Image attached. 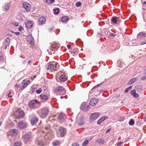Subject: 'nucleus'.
Here are the masks:
<instances>
[{
    "mask_svg": "<svg viewBox=\"0 0 146 146\" xmlns=\"http://www.w3.org/2000/svg\"><path fill=\"white\" fill-rule=\"evenodd\" d=\"M51 46L49 48V49L47 50V51L48 52L49 54H54V51L56 50L58 48H59L60 45L54 42L51 44Z\"/></svg>",
    "mask_w": 146,
    "mask_h": 146,
    "instance_id": "nucleus-1",
    "label": "nucleus"
},
{
    "mask_svg": "<svg viewBox=\"0 0 146 146\" xmlns=\"http://www.w3.org/2000/svg\"><path fill=\"white\" fill-rule=\"evenodd\" d=\"M49 112V110L47 108H44L38 110V113L41 117L44 118L46 117Z\"/></svg>",
    "mask_w": 146,
    "mask_h": 146,
    "instance_id": "nucleus-2",
    "label": "nucleus"
},
{
    "mask_svg": "<svg viewBox=\"0 0 146 146\" xmlns=\"http://www.w3.org/2000/svg\"><path fill=\"white\" fill-rule=\"evenodd\" d=\"M58 68L57 63L54 62H52L48 66V68L52 71L56 70Z\"/></svg>",
    "mask_w": 146,
    "mask_h": 146,
    "instance_id": "nucleus-3",
    "label": "nucleus"
},
{
    "mask_svg": "<svg viewBox=\"0 0 146 146\" xmlns=\"http://www.w3.org/2000/svg\"><path fill=\"white\" fill-rule=\"evenodd\" d=\"M16 118L18 119H20L22 118L24 116V113L23 111L18 110L16 112Z\"/></svg>",
    "mask_w": 146,
    "mask_h": 146,
    "instance_id": "nucleus-4",
    "label": "nucleus"
},
{
    "mask_svg": "<svg viewBox=\"0 0 146 146\" xmlns=\"http://www.w3.org/2000/svg\"><path fill=\"white\" fill-rule=\"evenodd\" d=\"M80 108L84 111H87L89 109V106L86 102H83L80 106Z\"/></svg>",
    "mask_w": 146,
    "mask_h": 146,
    "instance_id": "nucleus-5",
    "label": "nucleus"
},
{
    "mask_svg": "<svg viewBox=\"0 0 146 146\" xmlns=\"http://www.w3.org/2000/svg\"><path fill=\"white\" fill-rule=\"evenodd\" d=\"M27 41L32 45H33L34 43V40L31 34L28 35L27 38Z\"/></svg>",
    "mask_w": 146,
    "mask_h": 146,
    "instance_id": "nucleus-6",
    "label": "nucleus"
},
{
    "mask_svg": "<svg viewBox=\"0 0 146 146\" xmlns=\"http://www.w3.org/2000/svg\"><path fill=\"white\" fill-rule=\"evenodd\" d=\"M23 7L27 11H29L31 9L30 5L26 2H24L23 4Z\"/></svg>",
    "mask_w": 146,
    "mask_h": 146,
    "instance_id": "nucleus-7",
    "label": "nucleus"
},
{
    "mask_svg": "<svg viewBox=\"0 0 146 146\" xmlns=\"http://www.w3.org/2000/svg\"><path fill=\"white\" fill-rule=\"evenodd\" d=\"M38 104L37 100H33L31 101L29 104V106L31 108H34L36 105Z\"/></svg>",
    "mask_w": 146,
    "mask_h": 146,
    "instance_id": "nucleus-8",
    "label": "nucleus"
},
{
    "mask_svg": "<svg viewBox=\"0 0 146 146\" xmlns=\"http://www.w3.org/2000/svg\"><path fill=\"white\" fill-rule=\"evenodd\" d=\"M27 123L25 121H21L18 123L19 127L21 129L25 128L27 125Z\"/></svg>",
    "mask_w": 146,
    "mask_h": 146,
    "instance_id": "nucleus-9",
    "label": "nucleus"
},
{
    "mask_svg": "<svg viewBox=\"0 0 146 146\" xmlns=\"http://www.w3.org/2000/svg\"><path fill=\"white\" fill-rule=\"evenodd\" d=\"M68 77L65 74H62L60 76V80L62 82H65L67 80Z\"/></svg>",
    "mask_w": 146,
    "mask_h": 146,
    "instance_id": "nucleus-10",
    "label": "nucleus"
},
{
    "mask_svg": "<svg viewBox=\"0 0 146 146\" xmlns=\"http://www.w3.org/2000/svg\"><path fill=\"white\" fill-rule=\"evenodd\" d=\"M23 138L24 141L26 142H27L31 140V135L29 134H26L24 136Z\"/></svg>",
    "mask_w": 146,
    "mask_h": 146,
    "instance_id": "nucleus-11",
    "label": "nucleus"
},
{
    "mask_svg": "<svg viewBox=\"0 0 146 146\" xmlns=\"http://www.w3.org/2000/svg\"><path fill=\"white\" fill-rule=\"evenodd\" d=\"M99 115V113H94L91 115L90 118L94 120H95L98 118Z\"/></svg>",
    "mask_w": 146,
    "mask_h": 146,
    "instance_id": "nucleus-12",
    "label": "nucleus"
},
{
    "mask_svg": "<svg viewBox=\"0 0 146 146\" xmlns=\"http://www.w3.org/2000/svg\"><path fill=\"white\" fill-rule=\"evenodd\" d=\"M46 21V19L43 17H41L39 18L38 21V23L39 25H42Z\"/></svg>",
    "mask_w": 146,
    "mask_h": 146,
    "instance_id": "nucleus-13",
    "label": "nucleus"
},
{
    "mask_svg": "<svg viewBox=\"0 0 146 146\" xmlns=\"http://www.w3.org/2000/svg\"><path fill=\"white\" fill-rule=\"evenodd\" d=\"M98 100L96 98H93L92 99L90 102V104L92 106H95L97 104Z\"/></svg>",
    "mask_w": 146,
    "mask_h": 146,
    "instance_id": "nucleus-14",
    "label": "nucleus"
},
{
    "mask_svg": "<svg viewBox=\"0 0 146 146\" xmlns=\"http://www.w3.org/2000/svg\"><path fill=\"white\" fill-rule=\"evenodd\" d=\"M131 94L133 97L135 98L138 97L139 96V94L136 93L135 90H131Z\"/></svg>",
    "mask_w": 146,
    "mask_h": 146,
    "instance_id": "nucleus-15",
    "label": "nucleus"
},
{
    "mask_svg": "<svg viewBox=\"0 0 146 146\" xmlns=\"http://www.w3.org/2000/svg\"><path fill=\"white\" fill-rule=\"evenodd\" d=\"M66 130L64 128H60L59 129V131L62 137L64 136L66 133Z\"/></svg>",
    "mask_w": 146,
    "mask_h": 146,
    "instance_id": "nucleus-16",
    "label": "nucleus"
},
{
    "mask_svg": "<svg viewBox=\"0 0 146 146\" xmlns=\"http://www.w3.org/2000/svg\"><path fill=\"white\" fill-rule=\"evenodd\" d=\"M64 88L63 87L61 86H58L54 90L55 92H62L64 91Z\"/></svg>",
    "mask_w": 146,
    "mask_h": 146,
    "instance_id": "nucleus-17",
    "label": "nucleus"
},
{
    "mask_svg": "<svg viewBox=\"0 0 146 146\" xmlns=\"http://www.w3.org/2000/svg\"><path fill=\"white\" fill-rule=\"evenodd\" d=\"M38 121V119L37 117H35L32 118L31 120V123L32 125L36 123Z\"/></svg>",
    "mask_w": 146,
    "mask_h": 146,
    "instance_id": "nucleus-18",
    "label": "nucleus"
},
{
    "mask_svg": "<svg viewBox=\"0 0 146 146\" xmlns=\"http://www.w3.org/2000/svg\"><path fill=\"white\" fill-rule=\"evenodd\" d=\"M138 38H141L146 36V33L145 32H142L139 33L137 35Z\"/></svg>",
    "mask_w": 146,
    "mask_h": 146,
    "instance_id": "nucleus-19",
    "label": "nucleus"
},
{
    "mask_svg": "<svg viewBox=\"0 0 146 146\" xmlns=\"http://www.w3.org/2000/svg\"><path fill=\"white\" fill-rule=\"evenodd\" d=\"M33 25V23L31 21H27L26 23V26L28 29L31 28Z\"/></svg>",
    "mask_w": 146,
    "mask_h": 146,
    "instance_id": "nucleus-20",
    "label": "nucleus"
},
{
    "mask_svg": "<svg viewBox=\"0 0 146 146\" xmlns=\"http://www.w3.org/2000/svg\"><path fill=\"white\" fill-rule=\"evenodd\" d=\"M40 98L42 100H46L48 98V96L43 93H42L40 95Z\"/></svg>",
    "mask_w": 146,
    "mask_h": 146,
    "instance_id": "nucleus-21",
    "label": "nucleus"
},
{
    "mask_svg": "<svg viewBox=\"0 0 146 146\" xmlns=\"http://www.w3.org/2000/svg\"><path fill=\"white\" fill-rule=\"evenodd\" d=\"M18 132V130L17 129H13L10 130V133L12 135H17Z\"/></svg>",
    "mask_w": 146,
    "mask_h": 146,
    "instance_id": "nucleus-22",
    "label": "nucleus"
},
{
    "mask_svg": "<svg viewBox=\"0 0 146 146\" xmlns=\"http://www.w3.org/2000/svg\"><path fill=\"white\" fill-rule=\"evenodd\" d=\"M69 20V18L67 16L62 17L61 19V21L63 23L67 22Z\"/></svg>",
    "mask_w": 146,
    "mask_h": 146,
    "instance_id": "nucleus-23",
    "label": "nucleus"
},
{
    "mask_svg": "<svg viewBox=\"0 0 146 146\" xmlns=\"http://www.w3.org/2000/svg\"><path fill=\"white\" fill-rule=\"evenodd\" d=\"M113 22L114 23H116L117 21H119V18L117 17H113L112 18Z\"/></svg>",
    "mask_w": 146,
    "mask_h": 146,
    "instance_id": "nucleus-24",
    "label": "nucleus"
},
{
    "mask_svg": "<svg viewBox=\"0 0 146 146\" xmlns=\"http://www.w3.org/2000/svg\"><path fill=\"white\" fill-rule=\"evenodd\" d=\"M10 39L9 38V37L6 38L5 41V46H8L10 43Z\"/></svg>",
    "mask_w": 146,
    "mask_h": 146,
    "instance_id": "nucleus-25",
    "label": "nucleus"
},
{
    "mask_svg": "<svg viewBox=\"0 0 146 146\" xmlns=\"http://www.w3.org/2000/svg\"><path fill=\"white\" fill-rule=\"evenodd\" d=\"M96 142L101 144H104L105 143V141L102 139H99L96 140Z\"/></svg>",
    "mask_w": 146,
    "mask_h": 146,
    "instance_id": "nucleus-26",
    "label": "nucleus"
},
{
    "mask_svg": "<svg viewBox=\"0 0 146 146\" xmlns=\"http://www.w3.org/2000/svg\"><path fill=\"white\" fill-rule=\"evenodd\" d=\"M10 7V4L7 3L5 4V6L4 7V9L5 10H8L9 9Z\"/></svg>",
    "mask_w": 146,
    "mask_h": 146,
    "instance_id": "nucleus-27",
    "label": "nucleus"
},
{
    "mask_svg": "<svg viewBox=\"0 0 146 146\" xmlns=\"http://www.w3.org/2000/svg\"><path fill=\"white\" fill-rule=\"evenodd\" d=\"M106 119V118L105 117H102L98 121V124H100L103 121H104Z\"/></svg>",
    "mask_w": 146,
    "mask_h": 146,
    "instance_id": "nucleus-28",
    "label": "nucleus"
},
{
    "mask_svg": "<svg viewBox=\"0 0 146 146\" xmlns=\"http://www.w3.org/2000/svg\"><path fill=\"white\" fill-rule=\"evenodd\" d=\"M60 143V142L58 140H55L53 142V145L54 146H56Z\"/></svg>",
    "mask_w": 146,
    "mask_h": 146,
    "instance_id": "nucleus-29",
    "label": "nucleus"
},
{
    "mask_svg": "<svg viewBox=\"0 0 146 146\" xmlns=\"http://www.w3.org/2000/svg\"><path fill=\"white\" fill-rule=\"evenodd\" d=\"M36 143L37 145L40 146H42L44 145L43 143L40 141H39L37 139L36 140Z\"/></svg>",
    "mask_w": 146,
    "mask_h": 146,
    "instance_id": "nucleus-30",
    "label": "nucleus"
},
{
    "mask_svg": "<svg viewBox=\"0 0 146 146\" xmlns=\"http://www.w3.org/2000/svg\"><path fill=\"white\" fill-rule=\"evenodd\" d=\"M48 128L47 127H45L44 128V130H43L42 132L43 134L44 133L46 135H47V133L48 132L47 131L48 130Z\"/></svg>",
    "mask_w": 146,
    "mask_h": 146,
    "instance_id": "nucleus-31",
    "label": "nucleus"
},
{
    "mask_svg": "<svg viewBox=\"0 0 146 146\" xmlns=\"http://www.w3.org/2000/svg\"><path fill=\"white\" fill-rule=\"evenodd\" d=\"M84 123V121L83 119L82 118H81L80 119L79 121L78 122V124L79 125H81L83 124Z\"/></svg>",
    "mask_w": 146,
    "mask_h": 146,
    "instance_id": "nucleus-32",
    "label": "nucleus"
},
{
    "mask_svg": "<svg viewBox=\"0 0 146 146\" xmlns=\"http://www.w3.org/2000/svg\"><path fill=\"white\" fill-rule=\"evenodd\" d=\"M137 79L136 78H133L131 79L130 81L128 82V84L129 85L131 84L135 80H137Z\"/></svg>",
    "mask_w": 146,
    "mask_h": 146,
    "instance_id": "nucleus-33",
    "label": "nucleus"
},
{
    "mask_svg": "<svg viewBox=\"0 0 146 146\" xmlns=\"http://www.w3.org/2000/svg\"><path fill=\"white\" fill-rule=\"evenodd\" d=\"M64 115H65L64 114L62 113H60L58 116V119H62L64 117Z\"/></svg>",
    "mask_w": 146,
    "mask_h": 146,
    "instance_id": "nucleus-34",
    "label": "nucleus"
},
{
    "mask_svg": "<svg viewBox=\"0 0 146 146\" xmlns=\"http://www.w3.org/2000/svg\"><path fill=\"white\" fill-rule=\"evenodd\" d=\"M54 13L55 14H58L59 12V10L58 8L54 9L53 10Z\"/></svg>",
    "mask_w": 146,
    "mask_h": 146,
    "instance_id": "nucleus-35",
    "label": "nucleus"
},
{
    "mask_svg": "<svg viewBox=\"0 0 146 146\" xmlns=\"http://www.w3.org/2000/svg\"><path fill=\"white\" fill-rule=\"evenodd\" d=\"M21 145V143L20 141H17L14 143V146H20Z\"/></svg>",
    "mask_w": 146,
    "mask_h": 146,
    "instance_id": "nucleus-36",
    "label": "nucleus"
},
{
    "mask_svg": "<svg viewBox=\"0 0 146 146\" xmlns=\"http://www.w3.org/2000/svg\"><path fill=\"white\" fill-rule=\"evenodd\" d=\"M89 143V141L88 140H85L83 143L82 145L83 146H86Z\"/></svg>",
    "mask_w": 146,
    "mask_h": 146,
    "instance_id": "nucleus-37",
    "label": "nucleus"
},
{
    "mask_svg": "<svg viewBox=\"0 0 146 146\" xmlns=\"http://www.w3.org/2000/svg\"><path fill=\"white\" fill-rule=\"evenodd\" d=\"M135 123L134 120L133 119H131L129 122V124L130 125H134Z\"/></svg>",
    "mask_w": 146,
    "mask_h": 146,
    "instance_id": "nucleus-38",
    "label": "nucleus"
},
{
    "mask_svg": "<svg viewBox=\"0 0 146 146\" xmlns=\"http://www.w3.org/2000/svg\"><path fill=\"white\" fill-rule=\"evenodd\" d=\"M42 92V89L41 88H39L37 89L36 91V92L37 94H39Z\"/></svg>",
    "mask_w": 146,
    "mask_h": 146,
    "instance_id": "nucleus-39",
    "label": "nucleus"
},
{
    "mask_svg": "<svg viewBox=\"0 0 146 146\" xmlns=\"http://www.w3.org/2000/svg\"><path fill=\"white\" fill-rule=\"evenodd\" d=\"M81 5V3L80 1L77 2L75 4V5L77 7L80 6Z\"/></svg>",
    "mask_w": 146,
    "mask_h": 146,
    "instance_id": "nucleus-40",
    "label": "nucleus"
},
{
    "mask_svg": "<svg viewBox=\"0 0 146 146\" xmlns=\"http://www.w3.org/2000/svg\"><path fill=\"white\" fill-rule=\"evenodd\" d=\"M19 17L20 18H18V19H19L20 20V21H22L25 18V17L23 16V15H21L19 16Z\"/></svg>",
    "mask_w": 146,
    "mask_h": 146,
    "instance_id": "nucleus-41",
    "label": "nucleus"
},
{
    "mask_svg": "<svg viewBox=\"0 0 146 146\" xmlns=\"http://www.w3.org/2000/svg\"><path fill=\"white\" fill-rule=\"evenodd\" d=\"M102 83H101V84H98L96 85V86H94L92 89V90H93L94 89H96V88L97 87H99V86H100L101 85H102Z\"/></svg>",
    "mask_w": 146,
    "mask_h": 146,
    "instance_id": "nucleus-42",
    "label": "nucleus"
},
{
    "mask_svg": "<svg viewBox=\"0 0 146 146\" xmlns=\"http://www.w3.org/2000/svg\"><path fill=\"white\" fill-rule=\"evenodd\" d=\"M27 86V84H26L25 83H24L23 85L21 87V89H23Z\"/></svg>",
    "mask_w": 146,
    "mask_h": 146,
    "instance_id": "nucleus-43",
    "label": "nucleus"
},
{
    "mask_svg": "<svg viewBox=\"0 0 146 146\" xmlns=\"http://www.w3.org/2000/svg\"><path fill=\"white\" fill-rule=\"evenodd\" d=\"M3 60V57L2 55L1 52H0V60Z\"/></svg>",
    "mask_w": 146,
    "mask_h": 146,
    "instance_id": "nucleus-44",
    "label": "nucleus"
},
{
    "mask_svg": "<svg viewBox=\"0 0 146 146\" xmlns=\"http://www.w3.org/2000/svg\"><path fill=\"white\" fill-rule=\"evenodd\" d=\"M123 143V142L120 141L117 143V146H121V145Z\"/></svg>",
    "mask_w": 146,
    "mask_h": 146,
    "instance_id": "nucleus-45",
    "label": "nucleus"
},
{
    "mask_svg": "<svg viewBox=\"0 0 146 146\" xmlns=\"http://www.w3.org/2000/svg\"><path fill=\"white\" fill-rule=\"evenodd\" d=\"M146 79V75H144L141 77V80H144Z\"/></svg>",
    "mask_w": 146,
    "mask_h": 146,
    "instance_id": "nucleus-46",
    "label": "nucleus"
},
{
    "mask_svg": "<svg viewBox=\"0 0 146 146\" xmlns=\"http://www.w3.org/2000/svg\"><path fill=\"white\" fill-rule=\"evenodd\" d=\"M72 146H79L78 144L76 143H73Z\"/></svg>",
    "mask_w": 146,
    "mask_h": 146,
    "instance_id": "nucleus-47",
    "label": "nucleus"
},
{
    "mask_svg": "<svg viewBox=\"0 0 146 146\" xmlns=\"http://www.w3.org/2000/svg\"><path fill=\"white\" fill-rule=\"evenodd\" d=\"M32 62L31 60H29L28 61V65H31L32 64Z\"/></svg>",
    "mask_w": 146,
    "mask_h": 146,
    "instance_id": "nucleus-48",
    "label": "nucleus"
},
{
    "mask_svg": "<svg viewBox=\"0 0 146 146\" xmlns=\"http://www.w3.org/2000/svg\"><path fill=\"white\" fill-rule=\"evenodd\" d=\"M120 62H121V61H119L118 62V64H120V67H123V66H122V65L123 64V62H122V63H120Z\"/></svg>",
    "mask_w": 146,
    "mask_h": 146,
    "instance_id": "nucleus-49",
    "label": "nucleus"
},
{
    "mask_svg": "<svg viewBox=\"0 0 146 146\" xmlns=\"http://www.w3.org/2000/svg\"><path fill=\"white\" fill-rule=\"evenodd\" d=\"M23 29V27L21 26L19 27V31H21L22 29Z\"/></svg>",
    "mask_w": 146,
    "mask_h": 146,
    "instance_id": "nucleus-50",
    "label": "nucleus"
},
{
    "mask_svg": "<svg viewBox=\"0 0 146 146\" xmlns=\"http://www.w3.org/2000/svg\"><path fill=\"white\" fill-rule=\"evenodd\" d=\"M146 44V40L143 41L141 43V45H143Z\"/></svg>",
    "mask_w": 146,
    "mask_h": 146,
    "instance_id": "nucleus-51",
    "label": "nucleus"
},
{
    "mask_svg": "<svg viewBox=\"0 0 146 146\" xmlns=\"http://www.w3.org/2000/svg\"><path fill=\"white\" fill-rule=\"evenodd\" d=\"M54 0H50L49 4L53 3L54 2Z\"/></svg>",
    "mask_w": 146,
    "mask_h": 146,
    "instance_id": "nucleus-52",
    "label": "nucleus"
},
{
    "mask_svg": "<svg viewBox=\"0 0 146 146\" xmlns=\"http://www.w3.org/2000/svg\"><path fill=\"white\" fill-rule=\"evenodd\" d=\"M125 118L123 117H122L120 118V120H119L120 121H122L124 120Z\"/></svg>",
    "mask_w": 146,
    "mask_h": 146,
    "instance_id": "nucleus-53",
    "label": "nucleus"
},
{
    "mask_svg": "<svg viewBox=\"0 0 146 146\" xmlns=\"http://www.w3.org/2000/svg\"><path fill=\"white\" fill-rule=\"evenodd\" d=\"M14 33L17 35H19L20 33L19 32H14Z\"/></svg>",
    "mask_w": 146,
    "mask_h": 146,
    "instance_id": "nucleus-54",
    "label": "nucleus"
},
{
    "mask_svg": "<svg viewBox=\"0 0 146 146\" xmlns=\"http://www.w3.org/2000/svg\"><path fill=\"white\" fill-rule=\"evenodd\" d=\"M30 83V81L29 80H28L25 83L27 85H29Z\"/></svg>",
    "mask_w": 146,
    "mask_h": 146,
    "instance_id": "nucleus-55",
    "label": "nucleus"
},
{
    "mask_svg": "<svg viewBox=\"0 0 146 146\" xmlns=\"http://www.w3.org/2000/svg\"><path fill=\"white\" fill-rule=\"evenodd\" d=\"M137 124L139 125H141V122L140 121H138L137 122Z\"/></svg>",
    "mask_w": 146,
    "mask_h": 146,
    "instance_id": "nucleus-56",
    "label": "nucleus"
},
{
    "mask_svg": "<svg viewBox=\"0 0 146 146\" xmlns=\"http://www.w3.org/2000/svg\"><path fill=\"white\" fill-rule=\"evenodd\" d=\"M110 130H111V129H110V128H108L107 129V130H106V133H107L110 132Z\"/></svg>",
    "mask_w": 146,
    "mask_h": 146,
    "instance_id": "nucleus-57",
    "label": "nucleus"
},
{
    "mask_svg": "<svg viewBox=\"0 0 146 146\" xmlns=\"http://www.w3.org/2000/svg\"><path fill=\"white\" fill-rule=\"evenodd\" d=\"M129 90V89H128L127 88L125 90L124 92L125 93H127L128 92V91Z\"/></svg>",
    "mask_w": 146,
    "mask_h": 146,
    "instance_id": "nucleus-58",
    "label": "nucleus"
},
{
    "mask_svg": "<svg viewBox=\"0 0 146 146\" xmlns=\"http://www.w3.org/2000/svg\"><path fill=\"white\" fill-rule=\"evenodd\" d=\"M144 130L145 132L146 133V125L144 127Z\"/></svg>",
    "mask_w": 146,
    "mask_h": 146,
    "instance_id": "nucleus-59",
    "label": "nucleus"
},
{
    "mask_svg": "<svg viewBox=\"0 0 146 146\" xmlns=\"http://www.w3.org/2000/svg\"><path fill=\"white\" fill-rule=\"evenodd\" d=\"M15 25L16 27H17L19 25V24L18 23H15Z\"/></svg>",
    "mask_w": 146,
    "mask_h": 146,
    "instance_id": "nucleus-60",
    "label": "nucleus"
},
{
    "mask_svg": "<svg viewBox=\"0 0 146 146\" xmlns=\"http://www.w3.org/2000/svg\"><path fill=\"white\" fill-rule=\"evenodd\" d=\"M129 90H130L132 88V87L131 86H129L128 88H127Z\"/></svg>",
    "mask_w": 146,
    "mask_h": 146,
    "instance_id": "nucleus-61",
    "label": "nucleus"
},
{
    "mask_svg": "<svg viewBox=\"0 0 146 146\" xmlns=\"http://www.w3.org/2000/svg\"><path fill=\"white\" fill-rule=\"evenodd\" d=\"M67 47H68V49H70V48H71V45H67Z\"/></svg>",
    "mask_w": 146,
    "mask_h": 146,
    "instance_id": "nucleus-62",
    "label": "nucleus"
},
{
    "mask_svg": "<svg viewBox=\"0 0 146 146\" xmlns=\"http://www.w3.org/2000/svg\"><path fill=\"white\" fill-rule=\"evenodd\" d=\"M19 86V84H16L15 85V86L17 87V88H18Z\"/></svg>",
    "mask_w": 146,
    "mask_h": 146,
    "instance_id": "nucleus-63",
    "label": "nucleus"
},
{
    "mask_svg": "<svg viewBox=\"0 0 146 146\" xmlns=\"http://www.w3.org/2000/svg\"><path fill=\"white\" fill-rule=\"evenodd\" d=\"M35 78V76H34L33 77H32L31 78V79L32 80H33Z\"/></svg>",
    "mask_w": 146,
    "mask_h": 146,
    "instance_id": "nucleus-64",
    "label": "nucleus"
}]
</instances>
